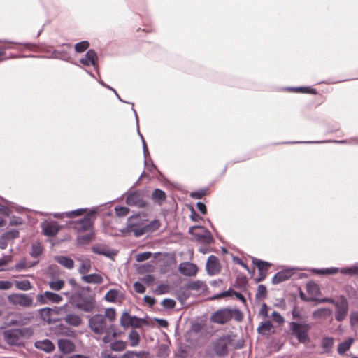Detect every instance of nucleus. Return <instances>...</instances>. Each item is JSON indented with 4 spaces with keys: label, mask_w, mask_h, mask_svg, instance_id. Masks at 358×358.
Returning a JSON list of instances; mask_svg holds the SVG:
<instances>
[{
    "label": "nucleus",
    "mask_w": 358,
    "mask_h": 358,
    "mask_svg": "<svg viewBox=\"0 0 358 358\" xmlns=\"http://www.w3.org/2000/svg\"><path fill=\"white\" fill-rule=\"evenodd\" d=\"M68 282L74 289H77L71 296L76 308L85 313L93 312L96 301L94 294L91 293V288L80 286L73 278H69Z\"/></svg>",
    "instance_id": "nucleus-1"
},
{
    "label": "nucleus",
    "mask_w": 358,
    "mask_h": 358,
    "mask_svg": "<svg viewBox=\"0 0 358 358\" xmlns=\"http://www.w3.org/2000/svg\"><path fill=\"white\" fill-rule=\"evenodd\" d=\"M232 318L240 322L243 319V313L238 308H223L218 309L210 316V320L217 324H224Z\"/></svg>",
    "instance_id": "nucleus-2"
},
{
    "label": "nucleus",
    "mask_w": 358,
    "mask_h": 358,
    "mask_svg": "<svg viewBox=\"0 0 358 358\" xmlns=\"http://www.w3.org/2000/svg\"><path fill=\"white\" fill-rule=\"evenodd\" d=\"M289 328L292 335L296 338L299 343L306 344L310 342V339L308 335L311 329L310 324L305 322H296L292 321L289 322Z\"/></svg>",
    "instance_id": "nucleus-3"
},
{
    "label": "nucleus",
    "mask_w": 358,
    "mask_h": 358,
    "mask_svg": "<svg viewBox=\"0 0 358 358\" xmlns=\"http://www.w3.org/2000/svg\"><path fill=\"white\" fill-rule=\"evenodd\" d=\"M236 335L230 333L219 337L214 343V352L219 357H224L229 352L228 345L232 344Z\"/></svg>",
    "instance_id": "nucleus-4"
},
{
    "label": "nucleus",
    "mask_w": 358,
    "mask_h": 358,
    "mask_svg": "<svg viewBox=\"0 0 358 358\" xmlns=\"http://www.w3.org/2000/svg\"><path fill=\"white\" fill-rule=\"evenodd\" d=\"M89 327L96 334L102 335L107 332V320L102 314H95L88 319Z\"/></svg>",
    "instance_id": "nucleus-5"
},
{
    "label": "nucleus",
    "mask_w": 358,
    "mask_h": 358,
    "mask_svg": "<svg viewBox=\"0 0 358 358\" xmlns=\"http://www.w3.org/2000/svg\"><path fill=\"white\" fill-rule=\"evenodd\" d=\"M8 302L13 306H19L22 308H31L34 306V299L31 294L24 293H15L8 296Z\"/></svg>",
    "instance_id": "nucleus-6"
},
{
    "label": "nucleus",
    "mask_w": 358,
    "mask_h": 358,
    "mask_svg": "<svg viewBox=\"0 0 358 358\" xmlns=\"http://www.w3.org/2000/svg\"><path fill=\"white\" fill-rule=\"evenodd\" d=\"M71 49V44L70 43H64L62 44L59 49L54 50L51 52V55L50 56L44 57V56H33L29 55V57H45L48 59H57L60 60H64L66 62H70L71 55L70 50Z\"/></svg>",
    "instance_id": "nucleus-7"
},
{
    "label": "nucleus",
    "mask_w": 358,
    "mask_h": 358,
    "mask_svg": "<svg viewBox=\"0 0 358 358\" xmlns=\"http://www.w3.org/2000/svg\"><path fill=\"white\" fill-rule=\"evenodd\" d=\"M334 306H335V320L338 322L343 321L347 317L349 310L347 299L343 295L339 296Z\"/></svg>",
    "instance_id": "nucleus-8"
},
{
    "label": "nucleus",
    "mask_w": 358,
    "mask_h": 358,
    "mask_svg": "<svg viewBox=\"0 0 358 358\" xmlns=\"http://www.w3.org/2000/svg\"><path fill=\"white\" fill-rule=\"evenodd\" d=\"M192 229H198L201 231V234H195V240L201 243L209 245L214 243V238L210 231L201 225H194L189 228L188 232H192Z\"/></svg>",
    "instance_id": "nucleus-9"
},
{
    "label": "nucleus",
    "mask_w": 358,
    "mask_h": 358,
    "mask_svg": "<svg viewBox=\"0 0 358 358\" xmlns=\"http://www.w3.org/2000/svg\"><path fill=\"white\" fill-rule=\"evenodd\" d=\"M126 203L131 206H137L144 208L147 205V202L143 199L141 192L138 190L129 191L127 193Z\"/></svg>",
    "instance_id": "nucleus-10"
},
{
    "label": "nucleus",
    "mask_w": 358,
    "mask_h": 358,
    "mask_svg": "<svg viewBox=\"0 0 358 358\" xmlns=\"http://www.w3.org/2000/svg\"><path fill=\"white\" fill-rule=\"evenodd\" d=\"M143 322H145L143 319L136 316H131L128 312L124 311L120 320V325L124 328L134 327L138 328Z\"/></svg>",
    "instance_id": "nucleus-11"
},
{
    "label": "nucleus",
    "mask_w": 358,
    "mask_h": 358,
    "mask_svg": "<svg viewBox=\"0 0 358 358\" xmlns=\"http://www.w3.org/2000/svg\"><path fill=\"white\" fill-rule=\"evenodd\" d=\"M160 227V222L157 219H155L150 222L144 219L143 226L134 230V236L140 237L146 233L153 232L157 230Z\"/></svg>",
    "instance_id": "nucleus-12"
},
{
    "label": "nucleus",
    "mask_w": 358,
    "mask_h": 358,
    "mask_svg": "<svg viewBox=\"0 0 358 358\" xmlns=\"http://www.w3.org/2000/svg\"><path fill=\"white\" fill-rule=\"evenodd\" d=\"M33 317V313L31 312L17 313L9 323L13 326H24L29 324Z\"/></svg>",
    "instance_id": "nucleus-13"
},
{
    "label": "nucleus",
    "mask_w": 358,
    "mask_h": 358,
    "mask_svg": "<svg viewBox=\"0 0 358 358\" xmlns=\"http://www.w3.org/2000/svg\"><path fill=\"white\" fill-rule=\"evenodd\" d=\"M37 301L40 304H45L48 302L59 303L62 301V297L58 294L45 291L37 295Z\"/></svg>",
    "instance_id": "nucleus-14"
},
{
    "label": "nucleus",
    "mask_w": 358,
    "mask_h": 358,
    "mask_svg": "<svg viewBox=\"0 0 358 358\" xmlns=\"http://www.w3.org/2000/svg\"><path fill=\"white\" fill-rule=\"evenodd\" d=\"M3 338L5 341L10 345L20 346L22 343L18 332V329L6 330L3 332Z\"/></svg>",
    "instance_id": "nucleus-15"
},
{
    "label": "nucleus",
    "mask_w": 358,
    "mask_h": 358,
    "mask_svg": "<svg viewBox=\"0 0 358 358\" xmlns=\"http://www.w3.org/2000/svg\"><path fill=\"white\" fill-rule=\"evenodd\" d=\"M206 269L207 273L210 276L217 275L220 272L221 266L216 256L211 255L208 257L206 264Z\"/></svg>",
    "instance_id": "nucleus-16"
},
{
    "label": "nucleus",
    "mask_w": 358,
    "mask_h": 358,
    "mask_svg": "<svg viewBox=\"0 0 358 358\" xmlns=\"http://www.w3.org/2000/svg\"><path fill=\"white\" fill-rule=\"evenodd\" d=\"M252 262L257 266L259 271V277L255 280L256 282L262 281L267 275L268 269L271 266V264L257 258H253Z\"/></svg>",
    "instance_id": "nucleus-17"
},
{
    "label": "nucleus",
    "mask_w": 358,
    "mask_h": 358,
    "mask_svg": "<svg viewBox=\"0 0 358 358\" xmlns=\"http://www.w3.org/2000/svg\"><path fill=\"white\" fill-rule=\"evenodd\" d=\"M92 227L93 220H92L91 213H88L74 224V229L78 232L91 231L92 230Z\"/></svg>",
    "instance_id": "nucleus-18"
},
{
    "label": "nucleus",
    "mask_w": 358,
    "mask_h": 358,
    "mask_svg": "<svg viewBox=\"0 0 358 358\" xmlns=\"http://www.w3.org/2000/svg\"><path fill=\"white\" fill-rule=\"evenodd\" d=\"M143 222L144 219L141 217L140 214L133 215L127 219L126 230L129 233L134 234V230L141 228L143 226Z\"/></svg>",
    "instance_id": "nucleus-19"
},
{
    "label": "nucleus",
    "mask_w": 358,
    "mask_h": 358,
    "mask_svg": "<svg viewBox=\"0 0 358 358\" xmlns=\"http://www.w3.org/2000/svg\"><path fill=\"white\" fill-rule=\"evenodd\" d=\"M98 57L96 52L93 50H89L85 56L80 59V64L83 66H93L95 69H98Z\"/></svg>",
    "instance_id": "nucleus-20"
},
{
    "label": "nucleus",
    "mask_w": 358,
    "mask_h": 358,
    "mask_svg": "<svg viewBox=\"0 0 358 358\" xmlns=\"http://www.w3.org/2000/svg\"><path fill=\"white\" fill-rule=\"evenodd\" d=\"M178 271L183 275L192 277L196 275L198 268L195 264L184 262L179 264Z\"/></svg>",
    "instance_id": "nucleus-21"
},
{
    "label": "nucleus",
    "mask_w": 358,
    "mask_h": 358,
    "mask_svg": "<svg viewBox=\"0 0 358 358\" xmlns=\"http://www.w3.org/2000/svg\"><path fill=\"white\" fill-rule=\"evenodd\" d=\"M57 345L59 351L63 354H69L75 350L74 343L69 339L61 338L57 341Z\"/></svg>",
    "instance_id": "nucleus-22"
},
{
    "label": "nucleus",
    "mask_w": 358,
    "mask_h": 358,
    "mask_svg": "<svg viewBox=\"0 0 358 358\" xmlns=\"http://www.w3.org/2000/svg\"><path fill=\"white\" fill-rule=\"evenodd\" d=\"M43 234L47 236H55L57 234L59 227L56 222H43L41 224Z\"/></svg>",
    "instance_id": "nucleus-23"
},
{
    "label": "nucleus",
    "mask_w": 358,
    "mask_h": 358,
    "mask_svg": "<svg viewBox=\"0 0 358 358\" xmlns=\"http://www.w3.org/2000/svg\"><path fill=\"white\" fill-rule=\"evenodd\" d=\"M293 275L292 269H285L276 273L272 278V283L279 284L288 280Z\"/></svg>",
    "instance_id": "nucleus-24"
},
{
    "label": "nucleus",
    "mask_w": 358,
    "mask_h": 358,
    "mask_svg": "<svg viewBox=\"0 0 358 358\" xmlns=\"http://www.w3.org/2000/svg\"><path fill=\"white\" fill-rule=\"evenodd\" d=\"M34 347L47 353L53 352L55 348L53 343L49 339L36 341L34 343Z\"/></svg>",
    "instance_id": "nucleus-25"
},
{
    "label": "nucleus",
    "mask_w": 358,
    "mask_h": 358,
    "mask_svg": "<svg viewBox=\"0 0 358 358\" xmlns=\"http://www.w3.org/2000/svg\"><path fill=\"white\" fill-rule=\"evenodd\" d=\"M92 250V252L96 254L101 255L109 258H113L117 254L115 250H111L106 246H101L99 245H94Z\"/></svg>",
    "instance_id": "nucleus-26"
},
{
    "label": "nucleus",
    "mask_w": 358,
    "mask_h": 358,
    "mask_svg": "<svg viewBox=\"0 0 358 358\" xmlns=\"http://www.w3.org/2000/svg\"><path fill=\"white\" fill-rule=\"evenodd\" d=\"M81 280L86 283H92L96 285H100L103 282L102 276L97 273L83 275L81 277Z\"/></svg>",
    "instance_id": "nucleus-27"
},
{
    "label": "nucleus",
    "mask_w": 358,
    "mask_h": 358,
    "mask_svg": "<svg viewBox=\"0 0 358 358\" xmlns=\"http://www.w3.org/2000/svg\"><path fill=\"white\" fill-rule=\"evenodd\" d=\"M55 259L57 262L67 269H72L74 267V262L69 257L58 255L55 257Z\"/></svg>",
    "instance_id": "nucleus-28"
},
{
    "label": "nucleus",
    "mask_w": 358,
    "mask_h": 358,
    "mask_svg": "<svg viewBox=\"0 0 358 358\" xmlns=\"http://www.w3.org/2000/svg\"><path fill=\"white\" fill-rule=\"evenodd\" d=\"M64 320L69 325L75 327L80 326L82 322L81 317L79 315H76L74 313L66 314V316L64 317Z\"/></svg>",
    "instance_id": "nucleus-29"
},
{
    "label": "nucleus",
    "mask_w": 358,
    "mask_h": 358,
    "mask_svg": "<svg viewBox=\"0 0 358 358\" xmlns=\"http://www.w3.org/2000/svg\"><path fill=\"white\" fill-rule=\"evenodd\" d=\"M85 211H86V208H78L76 210H73L69 212H64L62 213H55L53 216L57 218H62L63 217H77L81 215Z\"/></svg>",
    "instance_id": "nucleus-30"
},
{
    "label": "nucleus",
    "mask_w": 358,
    "mask_h": 358,
    "mask_svg": "<svg viewBox=\"0 0 358 358\" xmlns=\"http://www.w3.org/2000/svg\"><path fill=\"white\" fill-rule=\"evenodd\" d=\"M354 342V339L351 337L348 338L343 342L341 343L338 345V353L339 355H344L351 347Z\"/></svg>",
    "instance_id": "nucleus-31"
},
{
    "label": "nucleus",
    "mask_w": 358,
    "mask_h": 358,
    "mask_svg": "<svg viewBox=\"0 0 358 358\" xmlns=\"http://www.w3.org/2000/svg\"><path fill=\"white\" fill-rule=\"evenodd\" d=\"M132 110L134 111V115H135V117H136V125H137V131H138V133L141 138V141H142V144H143V155H144V164L146 165L147 164V160H146V157H147V155L149 154V152H148V146L145 143V141L143 138V136H142V134L140 133L139 131V129H138V116H137V114H136V112L134 108H132Z\"/></svg>",
    "instance_id": "nucleus-32"
},
{
    "label": "nucleus",
    "mask_w": 358,
    "mask_h": 358,
    "mask_svg": "<svg viewBox=\"0 0 358 358\" xmlns=\"http://www.w3.org/2000/svg\"><path fill=\"white\" fill-rule=\"evenodd\" d=\"M152 198L155 202L161 205L166 200V194L163 190L157 188L153 191Z\"/></svg>",
    "instance_id": "nucleus-33"
},
{
    "label": "nucleus",
    "mask_w": 358,
    "mask_h": 358,
    "mask_svg": "<svg viewBox=\"0 0 358 358\" xmlns=\"http://www.w3.org/2000/svg\"><path fill=\"white\" fill-rule=\"evenodd\" d=\"M14 285L17 289L22 291H28L32 288L31 284L29 280H15Z\"/></svg>",
    "instance_id": "nucleus-34"
},
{
    "label": "nucleus",
    "mask_w": 358,
    "mask_h": 358,
    "mask_svg": "<svg viewBox=\"0 0 358 358\" xmlns=\"http://www.w3.org/2000/svg\"><path fill=\"white\" fill-rule=\"evenodd\" d=\"M92 262L90 259H85L81 261V264L78 268V272L83 275H86L91 270Z\"/></svg>",
    "instance_id": "nucleus-35"
},
{
    "label": "nucleus",
    "mask_w": 358,
    "mask_h": 358,
    "mask_svg": "<svg viewBox=\"0 0 358 358\" xmlns=\"http://www.w3.org/2000/svg\"><path fill=\"white\" fill-rule=\"evenodd\" d=\"M334 345V338L332 337L324 336L321 341V347L325 352L331 351Z\"/></svg>",
    "instance_id": "nucleus-36"
},
{
    "label": "nucleus",
    "mask_w": 358,
    "mask_h": 358,
    "mask_svg": "<svg viewBox=\"0 0 358 358\" xmlns=\"http://www.w3.org/2000/svg\"><path fill=\"white\" fill-rule=\"evenodd\" d=\"M331 313V310L329 308H319L313 312V316L314 318L317 319H324L330 315Z\"/></svg>",
    "instance_id": "nucleus-37"
},
{
    "label": "nucleus",
    "mask_w": 358,
    "mask_h": 358,
    "mask_svg": "<svg viewBox=\"0 0 358 358\" xmlns=\"http://www.w3.org/2000/svg\"><path fill=\"white\" fill-rule=\"evenodd\" d=\"M95 234L92 230L89 233L83 235H79L77 237V241L79 244H87L94 238Z\"/></svg>",
    "instance_id": "nucleus-38"
},
{
    "label": "nucleus",
    "mask_w": 358,
    "mask_h": 358,
    "mask_svg": "<svg viewBox=\"0 0 358 358\" xmlns=\"http://www.w3.org/2000/svg\"><path fill=\"white\" fill-rule=\"evenodd\" d=\"M272 324L271 321L262 322L257 327V332L261 334H266L271 331Z\"/></svg>",
    "instance_id": "nucleus-39"
},
{
    "label": "nucleus",
    "mask_w": 358,
    "mask_h": 358,
    "mask_svg": "<svg viewBox=\"0 0 358 358\" xmlns=\"http://www.w3.org/2000/svg\"><path fill=\"white\" fill-rule=\"evenodd\" d=\"M203 286H205L204 282L199 280L191 281L185 284V287L187 289L196 291L201 289Z\"/></svg>",
    "instance_id": "nucleus-40"
},
{
    "label": "nucleus",
    "mask_w": 358,
    "mask_h": 358,
    "mask_svg": "<svg viewBox=\"0 0 358 358\" xmlns=\"http://www.w3.org/2000/svg\"><path fill=\"white\" fill-rule=\"evenodd\" d=\"M340 272L343 275H358V264L350 267H344L340 269Z\"/></svg>",
    "instance_id": "nucleus-41"
},
{
    "label": "nucleus",
    "mask_w": 358,
    "mask_h": 358,
    "mask_svg": "<svg viewBox=\"0 0 358 358\" xmlns=\"http://www.w3.org/2000/svg\"><path fill=\"white\" fill-rule=\"evenodd\" d=\"M43 252V248L39 243H34L31 245L30 255L33 258H38Z\"/></svg>",
    "instance_id": "nucleus-42"
},
{
    "label": "nucleus",
    "mask_w": 358,
    "mask_h": 358,
    "mask_svg": "<svg viewBox=\"0 0 358 358\" xmlns=\"http://www.w3.org/2000/svg\"><path fill=\"white\" fill-rule=\"evenodd\" d=\"M126 342L119 340L110 344V350L115 352H121L126 348Z\"/></svg>",
    "instance_id": "nucleus-43"
},
{
    "label": "nucleus",
    "mask_w": 358,
    "mask_h": 358,
    "mask_svg": "<svg viewBox=\"0 0 358 358\" xmlns=\"http://www.w3.org/2000/svg\"><path fill=\"white\" fill-rule=\"evenodd\" d=\"M129 340L131 346L134 347L138 345L140 341L139 334L136 331L132 330L129 334Z\"/></svg>",
    "instance_id": "nucleus-44"
},
{
    "label": "nucleus",
    "mask_w": 358,
    "mask_h": 358,
    "mask_svg": "<svg viewBox=\"0 0 358 358\" xmlns=\"http://www.w3.org/2000/svg\"><path fill=\"white\" fill-rule=\"evenodd\" d=\"M18 332L21 338H29L34 335V329L32 327H24L18 329Z\"/></svg>",
    "instance_id": "nucleus-45"
},
{
    "label": "nucleus",
    "mask_w": 358,
    "mask_h": 358,
    "mask_svg": "<svg viewBox=\"0 0 358 358\" xmlns=\"http://www.w3.org/2000/svg\"><path fill=\"white\" fill-rule=\"evenodd\" d=\"M118 296V291L115 289H110L104 296V299L108 302H115Z\"/></svg>",
    "instance_id": "nucleus-46"
},
{
    "label": "nucleus",
    "mask_w": 358,
    "mask_h": 358,
    "mask_svg": "<svg viewBox=\"0 0 358 358\" xmlns=\"http://www.w3.org/2000/svg\"><path fill=\"white\" fill-rule=\"evenodd\" d=\"M64 286V281L63 280L59 279L57 280H52L49 282V287L50 289L55 291L61 290Z\"/></svg>",
    "instance_id": "nucleus-47"
},
{
    "label": "nucleus",
    "mask_w": 358,
    "mask_h": 358,
    "mask_svg": "<svg viewBox=\"0 0 358 358\" xmlns=\"http://www.w3.org/2000/svg\"><path fill=\"white\" fill-rule=\"evenodd\" d=\"M90 46V43L87 41H82L76 43L75 45V51L76 52H83L85 51Z\"/></svg>",
    "instance_id": "nucleus-48"
},
{
    "label": "nucleus",
    "mask_w": 358,
    "mask_h": 358,
    "mask_svg": "<svg viewBox=\"0 0 358 358\" xmlns=\"http://www.w3.org/2000/svg\"><path fill=\"white\" fill-rule=\"evenodd\" d=\"M145 354V353L144 351H141L138 352H136L134 351H127L122 356V358H143Z\"/></svg>",
    "instance_id": "nucleus-49"
},
{
    "label": "nucleus",
    "mask_w": 358,
    "mask_h": 358,
    "mask_svg": "<svg viewBox=\"0 0 358 358\" xmlns=\"http://www.w3.org/2000/svg\"><path fill=\"white\" fill-rule=\"evenodd\" d=\"M105 318L108 320L109 322H113L115 320L116 313L114 308H108L105 310V314L103 315Z\"/></svg>",
    "instance_id": "nucleus-50"
},
{
    "label": "nucleus",
    "mask_w": 358,
    "mask_h": 358,
    "mask_svg": "<svg viewBox=\"0 0 358 358\" xmlns=\"http://www.w3.org/2000/svg\"><path fill=\"white\" fill-rule=\"evenodd\" d=\"M291 90L302 93H308L311 94H316L317 90L315 88H312L310 87H299L290 88Z\"/></svg>",
    "instance_id": "nucleus-51"
},
{
    "label": "nucleus",
    "mask_w": 358,
    "mask_h": 358,
    "mask_svg": "<svg viewBox=\"0 0 358 358\" xmlns=\"http://www.w3.org/2000/svg\"><path fill=\"white\" fill-rule=\"evenodd\" d=\"M338 271H340L338 268L336 267H331V268H320L317 269L316 272L319 274H326V275H332L336 274Z\"/></svg>",
    "instance_id": "nucleus-52"
},
{
    "label": "nucleus",
    "mask_w": 358,
    "mask_h": 358,
    "mask_svg": "<svg viewBox=\"0 0 358 358\" xmlns=\"http://www.w3.org/2000/svg\"><path fill=\"white\" fill-rule=\"evenodd\" d=\"M115 211L118 217H124L126 216L129 212V209L125 206H116L115 208Z\"/></svg>",
    "instance_id": "nucleus-53"
},
{
    "label": "nucleus",
    "mask_w": 358,
    "mask_h": 358,
    "mask_svg": "<svg viewBox=\"0 0 358 358\" xmlns=\"http://www.w3.org/2000/svg\"><path fill=\"white\" fill-rule=\"evenodd\" d=\"M266 296V287L264 285H259L257 287V292L255 294L256 299L265 298Z\"/></svg>",
    "instance_id": "nucleus-54"
},
{
    "label": "nucleus",
    "mask_w": 358,
    "mask_h": 358,
    "mask_svg": "<svg viewBox=\"0 0 358 358\" xmlns=\"http://www.w3.org/2000/svg\"><path fill=\"white\" fill-rule=\"evenodd\" d=\"M10 261V255H3L0 258V272L6 270L3 266H6Z\"/></svg>",
    "instance_id": "nucleus-55"
},
{
    "label": "nucleus",
    "mask_w": 358,
    "mask_h": 358,
    "mask_svg": "<svg viewBox=\"0 0 358 358\" xmlns=\"http://www.w3.org/2000/svg\"><path fill=\"white\" fill-rule=\"evenodd\" d=\"M27 262H26L25 259H21L11 269H15L17 271H21L27 269Z\"/></svg>",
    "instance_id": "nucleus-56"
},
{
    "label": "nucleus",
    "mask_w": 358,
    "mask_h": 358,
    "mask_svg": "<svg viewBox=\"0 0 358 358\" xmlns=\"http://www.w3.org/2000/svg\"><path fill=\"white\" fill-rule=\"evenodd\" d=\"M152 255L151 252L147 251L138 254L136 257L137 262H143L148 259Z\"/></svg>",
    "instance_id": "nucleus-57"
},
{
    "label": "nucleus",
    "mask_w": 358,
    "mask_h": 358,
    "mask_svg": "<svg viewBox=\"0 0 358 358\" xmlns=\"http://www.w3.org/2000/svg\"><path fill=\"white\" fill-rule=\"evenodd\" d=\"M162 305L167 309H172L176 306V301L171 299H164L162 301Z\"/></svg>",
    "instance_id": "nucleus-58"
},
{
    "label": "nucleus",
    "mask_w": 358,
    "mask_h": 358,
    "mask_svg": "<svg viewBox=\"0 0 358 358\" xmlns=\"http://www.w3.org/2000/svg\"><path fill=\"white\" fill-rule=\"evenodd\" d=\"M233 290L231 288H229L228 290L224 291L220 294H215L213 296H212V299H217L220 298L227 297V296H231L233 294Z\"/></svg>",
    "instance_id": "nucleus-59"
},
{
    "label": "nucleus",
    "mask_w": 358,
    "mask_h": 358,
    "mask_svg": "<svg viewBox=\"0 0 358 358\" xmlns=\"http://www.w3.org/2000/svg\"><path fill=\"white\" fill-rule=\"evenodd\" d=\"M169 348L166 345H162L157 354V356L159 358H164L169 355Z\"/></svg>",
    "instance_id": "nucleus-60"
},
{
    "label": "nucleus",
    "mask_w": 358,
    "mask_h": 358,
    "mask_svg": "<svg viewBox=\"0 0 358 358\" xmlns=\"http://www.w3.org/2000/svg\"><path fill=\"white\" fill-rule=\"evenodd\" d=\"M206 189H199L198 191L192 192L190 196L193 199H201L206 195Z\"/></svg>",
    "instance_id": "nucleus-61"
},
{
    "label": "nucleus",
    "mask_w": 358,
    "mask_h": 358,
    "mask_svg": "<svg viewBox=\"0 0 358 358\" xmlns=\"http://www.w3.org/2000/svg\"><path fill=\"white\" fill-rule=\"evenodd\" d=\"M350 323L352 326L358 324V312L352 311L350 315Z\"/></svg>",
    "instance_id": "nucleus-62"
},
{
    "label": "nucleus",
    "mask_w": 358,
    "mask_h": 358,
    "mask_svg": "<svg viewBox=\"0 0 358 358\" xmlns=\"http://www.w3.org/2000/svg\"><path fill=\"white\" fill-rule=\"evenodd\" d=\"M47 273L51 276H54L59 273V267L55 264H51L48 267Z\"/></svg>",
    "instance_id": "nucleus-63"
},
{
    "label": "nucleus",
    "mask_w": 358,
    "mask_h": 358,
    "mask_svg": "<svg viewBox=\"0 0 358 358\" xmlns=\"http://www.w3.org/2000/svg\"><path fill=\"white\" fill-rule=\"evenodd\" d=\"M134 288L137 293L143 294L145 292V287L140 282H136L134 284Z\"/></svg>",
    "instance_id": "nucleus-64"
}]
</instances>
